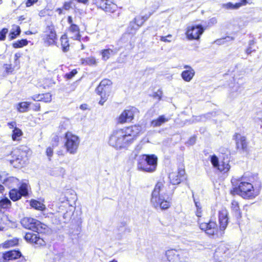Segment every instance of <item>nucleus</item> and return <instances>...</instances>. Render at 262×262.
<instances>
[{"mask_svg": "<svg viewBox=\"0 0 262 262\" xmlns=\"http://www.w3.org/2000/svg\"><path fill=\"white\" fill-rule=\"evenodd\" d=\"M141 131V126L134 125L116 130L111 135L109 144L116 149L127 148L136 139Z\"/></svg>", "mask_w": 262, "mask_h": 262, "instance_id": "obj_1", "label": "nucleus"}, {"mask_svg": "<svg viewBox=\"0 0 262 262\" xmlns=\"http://www.w3.org/2000/svg\"><path fill=\"white\" fill-rule=\"evenodd\" d=\"M165 186L162 182H159L156 185L151 193L150 202L155 208L167 209L170 207V202L165 198Z\"/></svg>", "mask_w": 262, "mask_h": 262, "instance_id": "obj_2", "label": "nucleus"}, {"mask_svg": "<svg viewBox=\"0 0 262 262\" xmlns=\"http://www.w3.org/2000/svg\"><path fill=\"white\" fill-rule=\"evenodd\" d=\"M157 160V157L154 155H142L138 160L137 168L146 172H153L156 169Z\"/></svg>", "mask_w": 262, "mask_h": 262, "instance_id": "obj_3", "label": "nucleus"}, {"mask_svg": "<svg viewBox=\"0 0 262 262\" xmlns=\"http://www.w3.org/2000/svg\"><path fill=\"white\" fill-rule=\"evenodd\" d=\"M238 181V186L233 189L234 192L247 199L253 198L257 195L251 183L245 181L244 178H242Z\"/></svg>", "mask_w": 262, "mask_h": 262, "instance_id": "obj_4", "label": "nucleus"}, {"mask_svg": "<svg viewBox=\"0 0 262 262\" xmlns=\"http://www.w3.org/2000/svg\"><path fill=\"white\" fill-rule=\"evenodd\" d=\"M66 142L64 146L67 152L70 154H75L78 150L79 144V138L71 132H67L65 135Z\"/></svg>", "mask_w": 262, "mask_h": 262, "instance_id": "obj_5", "label": "nucleus"}, {"mask_svg": "<svg viewBox=\"0 0 262 262\" xmlns=\"http://www.w3.org/2000/svg\"><path fill=\"white\" fill-rule=\"evenodd\" d=\"M21 224L25 228L37 233L40 232L42 229V224L38 220L31 217L23 218L21 221Z\"/></svg>", "mask_w": 262, "mask_h": 262, "instance_id": "obj_6", "label": "nucleus"}, {"mask_svg": "<svg viewBox=\"0 0 262 262\" xmlns=\"http://www.w3.org/2000/svg\"><path fill=\"white\" fill-rule=\"evenodd\" d=\"M112 81L108 79L102 80L99 85L96 89V92L101 96V100L99 103L103 105L104 102L107 100V96L105 94V92L109 86L112 84Z\"/></svg>", "mask_w": 262, "mask_h": 262, "instance_id": "obj_7", "label": "nucleus"}, {"mask_svg": "<svg viewBox=\"0 0 262 262\" xmlns=\"http://www.w3.org/2000/svg\"><path fill=\"white\" fill-rule=\"evenodd\" d=\"M42 37L48 45H54L57 39V36L54 27L53 26H48L46 30L42 34Z\"/></svg>", "mask_w": 262, "mask_h": 262, "instance_id": "obj_8", "label": "nucleus"}, {"mask_svg": "<svg viewBox=\"0 0 262 262\" xmlns=\"http://www.w3.org/2000/svg\"><path fill=\"white\" fill-rule=\"evenodd\" d=\"M93 4L106 12H114L117 9V6L109 0H93Z\"/></svg>", "mask_w": 262, "mask_h": 262, "instance_id": "obj_9", "label": "nucleus"}, {"mask_svg": "<svg viewBox=\"0 0 262 262\" xmlns=\"http://www.w3.org/2000/svg\"><path fill=\"white\" fill-rule=\"evenodd\" d=\"M138 113V110L136 107H129L128 109L124 110L121 113L118 118V122L120 123H123L131 121L133 119L134 116Z\"/></svg>", "mask_w": 262, "mask_h": 262, "instance_id": "obj_10", "label": "nucleus"}, {"mask_svg": "<svg viewBox=\"0 0 262 262\" xmlns=\"http://www.w3.org/2000/svg\"><path fill=\"white\" fill-rule=\"evenodd\" d=\"M230 254L229 250L224 244L221 245L215 250L214 253V259L219 262L226 260L229 257Z\"/></svg>", "mask_w": 262, "mask_h": 262, "instance_id": "obj_11", "label": "nucleus"}, {"mask_svg": "<svg viewBox=\"0 0 262 262\" xmlns=\"http://www.w3.org/2000/svg\"><path fill=\"white\" fill-rule=\"evenodd\" d=\"M199 224L200 228L209 236L213 235L217 232V226L215 222L209 221L208 223H201Z\"/></svg>", "mask_w": 262, "mask_h": 262, "instance_id": "obj_12", "label": "nucleus"}, {"mask_svg": "<svg viewBox=\"0 0 262 262\" xmlns=\"http://www.w3.org/2000/svg\"><path fill=\"white\" fill-rule=\"evenodd\" d=\"M203 32L201 25L192 26L188 28L186 35L189 39H198Z\"/></svg>", "mask_w": 262, "mask_h": 262, "instance_id": "obj_13", "label": "nucleus"}, {"mask_svg": "<svg viewBox=\"0 0 262 262\" xmlns=\"http://www.w3.org/2000/svg\"><path fill=\"white\" fill-rule=\"evenodd\" d=\"M142 19L143 18L141 17L140 16H137L132 21H130L127 29V33L132 34H135L140 27L145 21V19L143 20Z\"/></svg>", "mask_w": 262, "mask_h": 262, "instance_id": "obj_14", "label": "nucleus"}, {"mask_svg": "<svg viewBox=\"0 0 262 262\" xmlns=\"http://www.w3.org/2000/svg\"><path fill=\"white\" fill-rule=\"evenodd\" d=\"M233 138L235 140L237 148L243 152L247 151L248 142L246 137L237 133L234 135Z\"/></svg>", "mask_w": 262, "mask_h": 262, "instance_id": "obj_15", "label": "nucleus"}, {"mask_svg": "<svg viewBox=\"0 0 262 262\" xmlns=\"http://www.w3.org/2000/svg\"><path fill=\"white\" fill-rule=\"evenodd\" d=\"M228 212L225 208H222L219 212V221L220 224V229L224 231L226 228L228 224Z\"/></svg>", "mask_w": 262, "mask_h": 262, "instance_id": "obj_16", "label": "nucleus"}, {"mask_svg": "<svg viewBox=\"0 0 262 262\" xmlns=\"http://www.w3.org/2000/svg\"><path fill=\"white\" fill-rule=\"evenodd\" d=\"M21 256V253L18 251H9L5 253H0V261L6 262L7 261L17 259Z\"/></svg>", "mask_w": 262, "mask_h": 262, "instance_id": "obj_17", "label": "nucleus"}, {"mask_svg": "<svg viewBox=\"0 0 262 262\" xmlns=\"http://www.w3.org/2000/svg\"><path fill=\"white\" fill-rule=\"evenodd\" d=\"M185 173V171L184 169H179L178 172H172L170 173L169 175V179H170L171 183L173 185H177L180 183Z\"/></svg>", "mask_w": 262, "mask_h": 262, "instance_id": "obj_18", "label": "nucleus"}, {"mask_svg": "<svg viewBox=\"0 0 262 262\" xmlns=\"http://www.w3.org/2000/svg\"><path fill=\"white\" fill-rule=\"evenodd\" d=\"M184 68L186 70L181 73V77L184 81L189 82L194 76L195 72L191 67L188 65L184 66Z\"/></svg>", "mask_w": 262, "mask_h": 262, "instance_id": "obj_19", "label": "nucleus"}, {"mask_svg": "<svg viewBox=\"0 0 262 262\" xmlns=\"http://www.w3.org/2000/svg\"><path fill=\"white\" fill-rule=\"evenodd\" d=\"M13 159L11 160V162L12 164H18L17 166H23L26 164L28 160V152H23L20 157L18 156H13Z\"/></svg>", "mask_w": 262, "mask_h": 262, "instance_id": "obj_20", "label": "nucleus"}, {"mask_svg": "<svg viewBox=\"0 0 262 262\" xmlns=\"http://www.w3.org/2000/svg\"><path fill=\"white\" fill-rule=\"evenodd\" d=\"M4 184L9 188H15L19 186L20 181L15 177H10L5 181Z\"/></svg>", "mask_w": 262, "mask_h": 262, "instance_id": "obj_21", "label": "nucleus"}, {"mask_svg": "<svg viewBox=\"0 0 262 262\" xmlns=\"http://www.w3.org/2000/svg\"><path fill=\"white\" fill-rule=\"evenodd\" d=\"M165 255L169 262H176L178 260V251L170 249L166 251Z\"/></svg>", "mask_w": 262, "mask_h": 262, "instance_id": "obj_22", "label": "nucleus"}, {"mask_svg": "<svg viewBox=\"0 0 262 262\" xmlns=\"http://www.w3.org/2000/svg\"><path fill=\"white\" fill-rule=\"evenodd\" d=\"M69 32L73 34L71 38L75 40H79L80 38V30L79 27L75 24H72L69 28Z\"/></svg>", "mask_w": 262, "mask_h": 262, "instance_id": "obj_23", "label": "nucleus"}, {"mask_svg": "<svg viewBox=\"0 0 262 262\" xmlns=\"http://www.w3.org/2000/svg\"><path fill=\"white\" fill-rule=\"evenodd\" d=\"M178 260L180 262H186L189 259V254L187 250H177Z\"/></svg>", "mask_w": 262, "mask_h": 262, "instance_id": "obj_24", "label": "nucleus"}, {"mask_svg": "<svg viewBox=\"0 0 262 262\" xmlns=\"http://www.w3.org/2000/svg\"><path fill=\"white\" fill-rule=\"evenodd\" d=\"M169 118L166 117L164 115L160 116L157 119L154 120L151 122V125L153 127L160 126L164 123L167 122Z\"/></svg>", "mask_w": 262, "mask_h": 262, "instance_id": "obj_25", "label": "nucleus"}, {"mask_svg": "<svg viewBox=\"0 0 262 262\" xmlns=\"http://www.w3.org/2000/svg\"><path fill=\"white\" fill-rule=\"evenodd\" d=\"M17 188H19L18 189L23 196H26L28 195V190L30 188L28 182H20L19 186Z\"/></svg>", "mask_w": 262, "mask_h": 262, "instance_id": "obj_26", "label": "nucleus"}, {"mask_svg": "<svg viewBox=\"0 0 262 262\" xmlns=\"http://www.w3.org/2000/svg\"><path fill=\"white\" fill-rule=\"evenodd\" d=\"M231 210L234 215L237 218L239 219L241 217V212L239 210L238 203L237 201L233 200L231 203Z\"/></svg>", "mask_w": 262, "mask_h": 262, "instance_id": "obj_27", "label": "nucleus"}, {"mask_svg": "<svg viewBox=\"0 0 262 262\" xmlns=\"http://www.w3.org/2000/svg\"><path fill=\"white\" fill-rule=\"evenodd\" d=\"M22 196L17 188H12L9 191L10 198L13 201H16L20 199Z\"/></svg>", "mask_w": 262, "mask_h": 262, "instance_id": "obj_28", "label": "nucleus"}, {"mask_svg": "<svg viewBox=\"0 0 262 262\" xmlns=\"http://www.w3.org/2000/svg\"><path fill=\"white\" fill-rule=\"evenodd\" d=\"M20 28L18 26L13 25L9 35V39L13 40L15 39L17 36L20 34Z\"/></svg>", "mask_w": 262, "mask_h": 262, "instance_id": "obj_29", "label": "nucleus"}, {"mask_svg": "<svg viewBox=\"0 0 262 262\" xmlns=\"http://www.w3.org/2000/svg\"><path fill=\"white\" fill-rule=\"evenodd\" d=\"M11 202L7 198H4L0 200V211L10 208L11 206Z\"/></svg>", "mask_w": 262, "mask_h": 262, "instance_id": "obj_30", "label": "nucleus"}, {"mask_svg": "<svg viewBox=\"0 0 262 262\" xmlns=\"http://www.w3.org/2000/svg\"><path fill=\"white\" fill-rule=\"evenodd\" d=\"M23 152H28L29 154V150L28 148L26 146H21L18 148H17L12 152L13 156H21Z\"/></svg>", "mask_w": 262, "mask_h": 262, "instance_id": "obj_31", "label": "nucleus"}, {"mask_svg": "<svg viewBox=\"0 0 262 262\" xmlns=\"http://www.w3.org/2000/svg\"><path fill=\"white\" fill-rule=\"evenodd\" d=\"M61 45L63 52H66L69 50V43L66 34L61 36L60 38Z\"/></svg>", "mask_w": 262, "mask_h": 262, "instance_id": "obj_32", "label": "nucleus"}, {"mask_svg": "<svg viewBox=\"0 0 262 262\" xmlns=\"http://www.w3.org/2000/svg\"><path fill=\"white\" fill-rule=\"evenodd\" d=\"M30 205L32 207L38 210L42 211L45 210L46 208V206L43 204L38 201L34 200L31 201Z\"/></svg>", "mask_w": 262, "mask_h": 262, "instance_id": "obj_33", "label": "nucleus"}, {"mask_svg": "<svg viewBox=\"0 0 262 262\" xmlns=\"http://www.w3.org/2000/svg\"><path fill=\"white\" fill-rule=\"evenodd\" d=\"M115 52L111 49H107L102 50L101 51V54L102 55V59L104 61H106L109 59L110 56L112 54H114Z\"/></svg>", "mask_w": 262, "mask_h": 262, "instance_id": "obj_34", "label": "nucleus"}, {"mask_svg": "<svg viewBox=\"0 0 262 262\" xmlns=\"http://www.w3.org/2000/svg\"><path fill=\"white\" fill-rule=\"evenodd\" d=\"M31 104V102H22L19 103L17 105V110L20 113H24L27 111L29 106Z\"/></svg>", "mask_w": 262, "mask_h": 262, "instance_id": "obj_35", "label": "nucleus"}, {"mask_svg": "<svg viewBox=\"0 0 262 262\" xmlns=\"http://www.w3.org/2000/svg\"><path fill=\"white\" fill-rule=\"evenodd\" d=\"M81 61L82 64L85 65L92 66L96 65L97 64L96 60L94 57H89L85 58H82Z\"/></svg>", "mask_w": 262, "mask_h": 262, "instance_id": "obj_36", "label": "nucleus"}, {"mask_svg": "<svg viewBox=\"0 0 262 262\" xmlns=\"http://www.w3.org/2000/svg\"><path fill=\"white\" fill-rule=\"evenodd\" d=\"M23 135L22 131L18 128L13 129L12 138L13 141H19Z\"/></svg>", "mask_w": 262, "mask_h": 262, "instance_id": "obj_37", "label": "nucleus"}, {"mask_svg": "<svg viewBox=\"0 0 262 262\" xmlns=\"http://www.w3.org/2000/svg\"><path fill=\"white\" fill-rule=\"evenodd\" d=\"M242 6V3H237L235 4H233L231 2H229L227 4H224L223 5V8L227 9H237Z\"/></svg>", "mask_w": 262, "mask_h": 262, "instance_id": "obj_38", "label": "nucleus"}, {"mask_svg": "<svg viewBox=\"0 0 262 262\" xmlns=\"http://www.w3.org/2000/svg\"><path fill=\"white\" fill-rule=\"evenodd\" d=\"M220 166L219 167V170L221 171L227 172L229 170L230 168V166L228 163V161L226 162L222 161L220 164Z\"/></svg>", "mask_w": 262, "mask_h": 262, "instance_id": "obj_39", "label": "nucleus"}, {"mask_svg": "<svg viewBox=\"0 0 262 262\" xmlns=\"http://www.w3.org/2000/svg\"><path fill=\"white\" fill-rule=\"evenodd\" d=\"M117 229L118 231L122 234L130 232V229L127 227L125 222H121L118 226Z\"/></svg>", "mask_w": 262, "mask_h": 262, "instance_id": "obj_40", "label": "nucleus"}, {"mask_svg": "<svg viewBox=\"0 0 262 262\" xmlns=\"http://www.w3.org/2000/svg\"><path fill=\"white\" fill-rule=\"evenodd\" d=\"M30 243H35L37 245H42L45 244L44 241L38 236V234L34 233L33 237L32 238Z\"/></svg>", "mask_w": 262, "mask_h": 262, "instance_id": "obj_41", "label": "nucleus"}, {"mask_svg": "<svg viewBox=\"0 0 262 262\" xmlns=\"http://www.w3.org/2000/svg\"><path fill=\"white\" fill-rule=\"evenodd\" d=\"M233 40H234V37H232V36H226L224 38L216 40L215 41V42L217 45H221L225 44L226 42L231 41Z\"/></svg>", "mask_w": 262, "mask_h": 262, "instance_id": "obj_42", "label": "nucleus"}, {"mask_svg": "<svg viewBox=\"0 0 262 262\" xmlns=\"http://www.w3.org/2000/svg\"><path fill=\"white\" fill-rule=\"evenodd\" d=\"M27 44L28 41L26 39H21L14 42L12 46L14 48H19L26 46Z\"/></svg>", "mask_w": 262, "mask_h": 262, "instance_id": "obj_43", "label": "nucleus"}, {"mask_svg": "<svg viewBox=\"0 0 262 262\" xmlns=\"http://www.w3.org/2000/svg\"><path fill=\"white\" fill-rule=\"evenodd\" d=\"M210 161L213 167L219 169L220 163L219 161L218 158L215 155H213L210 157Z\"/></svg>", "mask_w": 262, "mask_h": 262, "instance_id": "obj_44", "label": "nucleus"}, {"mask_svg": "<svg viewBox=\"0 0 262 262\" xmlns=\"http://www.w3.org/2000/svg\"><path fill=\"white\" fill-rule=\"evenodd\" d=\"M208 115H209L208 114H207V115H201V116L193 117L192 122H200V121H204L207 118V116H208Z\"/></svg>", "mask_w": 262, "mask_h": 262, "instance_id": "obj_45", "label": "nucleus"}, {"mask_svg": "<svg viewBox=\"0 0 262 262\" xmlns=\"http://www.w3.org/2000/svg\"><path fill=\"white\" fill-rule=\"evenodd\" d=\"M51 95L50 93L42 94L41 100L45 102H49L51 101Z\"/></svg>", "mask_w": 262, "mask_h": 262, "instance_id": "obj_46", "label": "nucleus"}, {"mask_svg": "<svg viewBox=\"0 0 262 262\" xmlns=\"http://www.w3.org/2000/svg\"><path fill=\"white\" fill-rule=\"evenodd\" d=\"M14 68L15 67H12V65L9 64H5L4 65V68L7 74L11 73L14 70Z\"/></svg>", "mask_w": 262, "mask_h": 262, "instance_id": "obj_47", "label": "nucleus"}, {"mask_svg": "<svg viewBox=\"0 0 262 262\" xmlns=\"http://www.w3.org/2000/svg\"><path fill=\"white\" fill-rule=\"evenodd\" d=\"M8 32V30L7 28H3L0 31V40H4L6 38V35Z\"/></svg>", "mask_w": 262, "mask_h": 262, "instance_id": "obj_48", "label": "nucleus"}, {"mask_svg": "<svg viewBox=\"0 0 262 262\" xmlns=\"http://www.w3.org/2000/svg\"><path fill=\"white\" fill-rule=\"evenodd\" d=\"M53 154V149L51 147H49L46 149V155L48 157L49 160L52 157Z\"/></svg>", "mask_w": 262, "mask_h": 262, "instance_id": "obj_49", "label": "nucleus"}, {"mask_svg": "<svg viewBox=\"0 0 262 262\" xmlns=\"http://www.w3.org/2000/svg\"><path fill=\"white\" fill-rule=\"evenodd\" d=\"M77 72L76 70H73L71 72L69 73L66 74V76L68 79H71L76 74Z\"/></svg>", "mask_w": 262, "mask_h": 262, "instance_id": "obj_50", "label": "nucleus"}, {"mask_svg": "<svg viewBox=\"0 0 262 262\" xmlns=\"http://www.w3.org/2000/svg\"><path fill=\"white\" fill-rule=\"evenodd\" d=\"M34 234V233L31 232H27L25 236V239L27 241L30 242L32 238L33 237Z\"/></svg>", "mask_w": 262, "mask_h": 262, "instance_id": "obj_51", "label": "nucleus"}, {"mask_svg": "<svg viewBox=\"0 0 262 262\" xmlns=\"http://www.w3.org/2000/svg\"><path fill=\"white\" fill-rule=\"evenodd\" d=\"M42 94L34 95L31 97V99L34 101H39L41 100Z\"/></svg>", "mask_w": 262, "mask_h": 262, "instance_id": "obj_52", "label": "nucleus"}, {"mask_svg": "<svg viewBox=\"0 0 262 262\" xmlns=\"http://www.w3.org/2000/svg\"><path fill=\"white\" fill-rule=\"evenodd\" d=\"M217 23V19L215 17H212L209 20L208 25L211 26Z\"/></svg>", "mask_w": 262, "mask_h": 262, "instance_id": "obj_53", "label": "nucleus"}, {"mask_svg": "<svg viewBox=\"0 0 262 262\" xmlns=\"http://www.w3.org/2000/svg\"><path fill=\"white\" fill-rule=\"evenodd\" d=\"M8 126L11 129H15V128H17L16 127V123L15 121H12L11 122L8 123Z\"/></svg>", "mask_w": 262, "mask_h": 262, "instance_id": "obj_54", "label": "nucleus"}, {"mask_svg": "<svg viewBox=\"0 0 262 262\" xmlns=\"http://www.w3.org/2000/svg\"><path fill=\"white\" fill-rule=\"evenodd\" d=\"M171 36L170 34L168 35L167 36H160V40L163 42H170L171 41L167 39V38H170Z\"/></svg>", "mask_w": 262, "mask_h": 262, "instance_id": "obj_55", "label": "nucleus"}, {"mask_svg": "<svg viewBox=\"0 0 262 262\" xmlns=\"http://www.w3.org/2000/svg\"><path fill=\"white\" fill-rule=\"evenodd\" d=\"M71 7V2H65L63 5V9L66 10H69Z\"/></svg>", "mask_w": 262, "mask_h": 262, "instance_id": "obj_56", "label": "nucleus"}, {"mask_svg": "<svg viewBox=\"0 0 262 262\" xmlns=\"http://www.w3.org/2000/svg\"><path fill=\"white\" fill-rule=\"evenodd\" d=\"M38 0H28L26 3L27 7H30L34 3H36Z\"/></svg>", "mask_w": 262, "mask_h": 262, "instance_id": "obj_57", "label": "nucleus"}, {"mask_svg": "<svg viewBox=\"0 0 262 262\" xmlns=\"http://www.w3.org/2000/svg\"><path fill=\"white\" fill-rule=\"evenodd\" d=\"M195 140H196L195 137H192L190 138V139H189V140L188 142V143L189 145H193L195 142Z\"/></svg>", "mask_w": 262, "mask_h": 262, "instance_id": "obj_58", "label": "nucleus"}, {"mask_svg": "<svg viewBox=\"0 0 262 262\" xmlns=\"http://www.w3.org/2000/svg\"><path fill=\"white\" fill-rule=\"evenodd\" d=\"M14 56H15V63L16 66L19 63L18 59V58L20 57V56L18 54L16 53L15 54Z\"/></svg>", "mask_w": 262, "mask_h": 262, "instance_id": "obj_59", "label": "nucleus"}, {"mask_svg": "<svg viewBox=\"0 0 262 262\" xmlns=\"http://www.w3.org/2000/svg\"><path fill=\"white\" fill-rule=\"evenodd\" d=\"M193 201H194V202L195 203V206L196 207V209H198V208H201L200 203L199 202H198V201H196L195 200V199H194L193 195Z\"/></svg>", "mask_w": 262, "mask_h": 262, "instance_id": "obj_60", "label": "nucleus"}, {"mask_svg": "<svg viewBox=\"0 0 262 262\" xmlns=\"http://www.w3.org/2000/svg\"><path fill=\"white\" fill-rule=\"evenodd\" d=\"M195 247L198 250H201L204 248V246L202 244H200L199 243H196V244H195Z\"/></svg>", "mask_w": 262, "mask_h": 262, "instance_id": "obj_61", "label": "nucleus"}, {"mask_svg": "<svg viewBox=\"0 0 262 262\" xmlns=\"http://www.w3.org/2000/svg\"><path fill=\"white\" fill-rule=\"evenodd\" d=\"M196 215L198 217H201V208H198V209H196Z\"/></svg>", "mask_w": 262, "mask_h": 262, "instance_id": "obj_62", "label": "nucleus"}, {"mask_svg": "<svg viewBox=\"0 0 262 262\" xmlns=\"http://www.w3.org/2000/svg\"><path fill=\"white\" fill-rule=\"evenodd\" d=\"M18 260L16 262H26V259L24 257H23L21 255L20 256V257H18Z\"/></svg>", "mask_w": 262, "mask_h": 262, "instance_id": "obj_63", "label": "nucleus"}, {"mask_svg": "<svg viewBox=\"0 0 262 262\" xmlns=\"http://www.w3.org/2000/svg\"><path fill=\"white\" fill-rule=\"evenodd\" d=\"M34 110L35 111H38L40 110V104L39 103H36L34 105Z\"/></svg>", "mask_w": 262, "mask_h": 262, "instance_id": "obj_64", "label": "nucleus"}]
</instances>
